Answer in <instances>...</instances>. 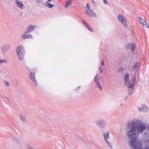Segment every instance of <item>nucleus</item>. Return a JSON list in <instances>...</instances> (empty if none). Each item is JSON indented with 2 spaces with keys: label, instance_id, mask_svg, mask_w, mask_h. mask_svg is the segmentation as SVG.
Masks as SVG:
<instances>
[{
  "label": "nucleus",
  "instance_id": "bb28decb",
  "mask_svg": "<svg viewBox=\"0 0 149 149\" xmlns=\"http://www.w3.org/2000/svg\"><path fill=\"white\" fill-rule=\"evenodd\" d=\"M16 143H17L19 144H22V142L19 140L17 139H16Z\"/></svg>",
  "mask_w": 149,
  "mask_h": 149
},
{
  "label": "nucleus",
  "instance_id": "20e7f679",
  "mask_svg": "<svg viewBox=\"0 0 149 149\" xmlns=\"http://www.w3.org/2000/svg\"><path fill=\"white\" fill-rule=\"evenodd\" d=\"M109 132L107 131L103 133V135L104 137L105 141L107 142L110 148L111 149H112V143L109 140L110 137H109Z\"/></svg>",
  "mask_w": 149,
  "mask_h": 149
},
{
  "label": "nucleus",
  "instance_id": "c756f323",
  "mask_svg": "<svg viewBox=\"0 0 149 149\" xmlns=\"http://www.w3.org/2000/svg\"><path fill=\"white\" fill-rule=\"evenodd\" d=\"M36 2L38 3H42L43 0H36Z\"/></svg>",
  "mask_w": 149,
  "mask_h": 149
},
{
  "label": "nucleus",
  "instance_id": "4be33fe9",
  "mask_svg": "<svg viewBox=\"0 0 149 149\" xmlns=\"http://www.w3.org/2000/svg\"><path fill=\"white\" fill-rule=\"evenodd\" d=\"M95 81V83L99 82V79L98 74H97L94 78Z\"/></svg>",
  "mask_w": 149,
  "mask_h": 149
},
{
  "label": "nucleus",
  "instance_id": "2eb2a0df",
  "mask_svg": "<svg viewBox=\"0 0 149 149\" xmlns=\"http://www.w3.org/2000/svg\"><path fill=\"white\" fill-rule=\"evenodd\" d=\"M34 29V26H30L29 28L26 30V33H30L33 31Z\"/></svg>",
  "mask_w": 149,
  "mask_h": 149
},
{
  "label": "nucleus",
  "instance_id": "b1692460",
  "mask_svg": "<svg viewBox=\"0 0 149 149\" xmlns=\"http://www.w3.org/2000/svg\"><path fill=\"white\" fill-rule=\"evenodd\" d=\"M7 62V61L5 59H0V65L3 63H6Z\"/></svg>",
  "mask_w": 149,
  "mask_h": 149
},
{
  "label": "nucleus",
  "instance_id": "5701e85b",
  "mask_svg": "<svg viewBox=\"0 0 149 149\" xmlns=\"http://www.w3.org/2000/svg\"><path fill=\"white\" fill-rule=\"evenodd\" d=\"M143 26H145V27L146 28H148V24L146 22V21H145L144 23H143L141 24Z\"/></svg>",
  "mask_w": 149,
  "mask_h": 149
},
{
  "label": "nucleus",
  "instance_id": "7c9ffc66",
  "mask_svg": "<svg viewBox=\"0 0 149 149\" xmlns=\"http://www.w3.org/2000/svg\"><path fill=\"white\" fill-rule=\"evenodd\" d=\"M104 2V3L105 4H107L108 3V2L107 0H103Z\"/></svg>",
  "mask_w": 149,
  "mask_h": 149
},
{
  "label": "nucleus",
  "instance_id": "39448f33",
  "mask_svg": "<svg viewBox=\"0 0 149 149\" xmlns=\"http://www.w3.org/2000/svg\"><path fill=\"white\" fill-rule=\"evenodd\" d=\"M117 17L119 21L121 23L124 27L127 26V21L124 16L121 14H119L118 15Z\"/></svg>",
  "mask_w": 149,
  "mask_h": 149
},
{
  "label": "nucleus",
  "instance_id": "ddd939ff",
  "mask_svg": "<svg viewBox=\"0 0 149 149\" xmlns=\"http://www.w3.org/2000/svg\"><path fill=\"white\" fill-rule=\"evenodd\" d=\"M19 118L22 122H25L26 121L25 116L22 114H20L19 115Z\"/></svg>",
  "mask_w": 149,
  "mask_h": 149
},
{
  "label": "nucleus",
  "instance_id": "a878e982",
  "mask_svg": "<svg viewBox=\"0 0 149 149\" xmlns=\"http://www.w3.org/2000/svg\"><path fill=\"white\" fill-rule=\"evenodd\" d=\"M90 9H90V6L88 3H87L86 5V11L87 10H88Z\"/></svg>",
  "mask_w": 149,
  "mask_h": 149
},
{
  "label": "nucleus",
  "instance_id": "6ab92c4d",
  "mask_svg": "<svg viewBox=\"0 0 149 149\" xmlns=\"http://www.w3.org/2000/svg\"><path fill=\"white\" fill-rule=\"evenodd\" d=\"M95 84L97 86V87L98 88H99V89L101 90H102V87H101V85H100V83L99 82H96V83H95Z\"/></svg>",
  "mask_w": 149,
  "mask_h": 149
},
{
  "label": "nucleus",
  "instance_id": "f3484780",
  "mask_svg": "<svg viewBox=\"0 0 149 149\" xmlns=\"http://www.w3.org/2000/svg\"><path fill=\"white\" fill-rule=\"evenodd\" d=\"M46 5L49 8H52L54 6V4H52L50 3L48 1L46 2Z\"/></svg>",
  "mask_w": 149,
  "mask_h": 149
},
{
  "label": "nucleus",
  "instance_id": "0eeeda50",
  "mask_svg": "<svg viewBox=\"0 0 149 149\" xmlns=\"http://www.w3.org/2000/svg\"><path fill=\"white\" fill-rule=\"evenodd\" d=\"M35 73L30 72L29 74V76L33 81L34 84L35 86H37V83L35 77Z\"/></svg>",
  "mask_w": 149,
  "mask_h": 149
},
{
  "label": "nucleus",
  "instance_id": "c9c22d12",
  "mask_svg": "<svg viewBox=\"0 0 149 149\" xmlns=\"http://www.w3.org/2000/svg\"><path fill=\"white\" fill-rule=\"evenodd\" d=\"M100 72H101L102 73L103 72V71L102 70H101Z\"/></svg>",
  "mask_w": 149,
  "mask_h": 149
},
{
  "label": "nucleus",
  "instance_id": "aec40b11",
  "mask_svg": "<svg viewBox=\"0 0 149 149\" xmlns=\"http://www.w3.org/2000/svg\"><path fill=\"white\" fill-rule=\"evenodd\" d=\"M139 109V110L140 111H141V110H142L144 112H147L148 111V109L147 108L146 106H144V108H142V109H141L140 108H138Z\"/></svg>",
  "mask_w": 149,
  "mask_h": 149
},
{
  "label": "nucleus",
  "instance_id": "f03ea898",
  "mask_svg": "<svg viewBox=\"0 0 149 149\" xmlns=\"http://www.w3.org/2000/svg\"><path fill=\"white\" fill-rule=\"evenodd\" d=\"M129 75L126 74L125 77V84L126 87L129 88L128 91L129 92V94H132L133 91L134 87L133 85H134L136 80L135 76L133 77L131 79V81H130L129 80Z\"/></svg>",
  "mask_w": 149,
  "mask_h": 149
},
{
  "label": "nucleus",
  "instance_id": "c85d7f7f",
  "mask_svg": "<svg viewBox=\"0 0 149 149\" xmlns=\"http://www.w3.org/2000/svg\"><path fill=\"white\" fill-rule=\"evenodd\" d=\"M118 70L120 72H123L124 71V69L123 67H120Z\"/></svg>",
  "mask_w": 149,
  "mask_h": 149
},
{
  "label": "nucleus",
  "instance_id": "6e6552de",
  "mask_svg": "<svg viewBox=\"0 0 149 149\" xmlns=\"http://www.w3.org/2000/svg\"><path fill=\"white\" fill-rule=\"evenodd\" d=\"M10 46L8 44H6L2 45L1 47V49L2 53L3 54H5L7 52V50L9 49Z\"/></svg>",
  "mask_w": 149,
  "mask_h": 149
},
{
  "label": "nucleus",
  "instance_id": "7ed1b4c3",
  "mask_svg": "<svg viewBox=\"0 0 149 149\" xmlns=\"http://www.w3.org/2000/svg\"><path fill=\"white\" fill-rule=\"evenodd\" d=\"M16 50L19 60L23 61L24 59V49L23 46L20 45L18 46L16 48Z\"/></svg>",
  "mask_w": 149,
  "mask_h": 149
},
{
  "label": "nucleus",
  "instance_id": "e433bc0d",
  "mask_svg": "<svg viewBox=\"0 0 149 149\" xmlns=\"http://www.w3.org/2000/svg\"><path fill=\"white\" fill-rule=\"evenodd\" d=\"M100 70H101V67H100Z\"/></svg>",
  "mask_w": 149,
  "mask_h": 149
},
{
  "label": "nucleus",
  "instance_id": "72a5a7b5",
  "mask_svg": "<svg viewBox=\"0 0 149 149\" xmlns=\"http://www.w3.org/2000/svg\"><path fill=\"white\" fill-rule=\"evenodd\" d=\"M7 100H8V102H10V100H9V99L7 98Z\"/></svg>",
  "mask_w": 149,
  "mask_h": 149
},
{
  "label": "nucleus",
  "instance_id": "1a4fd4ad",
  "mask_svg": "<svg viewBox=\"0 0 149 149\" xmlns=\"http://www.w3.org/2000/svg\"><path fill=\"white\" fill-rule=\"evenodd\" d=\"M26 31L24 32V34L22 35L21 36V38L22 39H28V38H32V36L30 34H28L29 33H26Z\"/></svg>",
  "mask_w": 149,
  "mask_h": 149
},
{
  "label": "nucleus",
  "instance_id": "393cba45",
  "mask_svg": "<svg viewBox=\"0 0 149 149\" xmlns=\"http://www.w3.org/2000/svg\"><path fill=\"white\" fill-rule=\"evenodd\" d=\"M84 24L86 25V26L87 28H88V29L91 31H92V29L91 28H90L88 26V25L86 23V22H84Z\"/></svg>",
  "mask_w": 149,
  "mask_h": 149
},
{
  "label": "nucleus",
  "instance_id": "412c9836",
  "mask_svg": "<svg viewBox=\"0 0 149 149\" xmlns=\"http://www.w3.org/2000/svg\"><path fill=\"white\" fill-rule=\"evenodd\" d=\"M139 18L140 20V22L141 24L144 23L146 21L145 19L141 17H139Z\"/></svg>",
  "mask_w": 149,
  "mask_h": 149
},
{
  "label": "nucleus",
  "instance_id": "2f4dec72",
  "mask_svg": "<svg viewBox=\"0 0 149 149\" xmlns=\"http://www.w3.org/2000/svg\"><path fill=\"white\" fill-rule=\"evenodd\" d=\"M92 2L94 5L96 6L97 5V3L96 2H95L94 1H92Z\"/></svg>",
  "mask_w": 149,
  "mask_h": 149
},
{
  "label": "nucleus",
  "instance_id": "f704fd0d",
  "mask_svg": "<svg viewBox=\"0 0 149 149\" xmlns=\"http://www.w3.org/2000/svg\"><path fill=\"white\" fill-rule=\"evenodd\" d=\"M48 1H52V0H47Z\"/></svg>",
  "mask_w": 149,
  "mask_h": 149
},
{
  "label": "nucleus",
  "instance_id": "473e14b6",
  "mask_svg": "<svg viewBox=\"0 0 149 149\" xmlns=\"http://www.w3.org/2000/svg\"><path fill=\"white\" fill-rule=\"evenodd\" d=\"M102 65H104V61H101Z\"/></svg>",
  "mask_w": 149,
  "mask_h": 149
},
{
  "label": "nucleus",
  "instance_id": "f8f14e48",
  "mask_svg": "<svg viewBox=\"0 0 149 149\" xmlns=\"http://www.w3.org/2000/svg\"><path fill=\"white\" fill-rule=\"evenodd\" d=\"M86 12L87 14L90 17H94L96 16L95 13L93 12L92 9L87 10L86 11Z\"/></svg>",
  "mask_w": 149,
  "mask_h": 149
},
{
  "label": "nucleus",
  "instance_id": "9d476101",
  "mask_svg": "<svg viewBox=\"0 0 149 149\" xmlns=\"http://www.w3.org/2000/svg\"><path fill=\"white\" fill-rule=\"evenodd\" d=\"M135 46L134 44H132L131 43H129L126 44V48L127 49H129L131 48V50L132 51H134L135 50Z\"/></svg>",
  "mask_w": 149,
  "mask_h": 149
},
{
  "label": "nucleus",
  "instance_id": "dca6fc26",
  "mask_svg": "<svg viewBox=\"0 0 149 149\" xmlns=\"http://www.w3.org/2000/svg\"><path fill=\"white\" fill-rule=\"evenodd\" d=\"M72 0H68L66 2L65 5V8H68V6L70 5Z\"/></svg>",
  "mask_w": 149,
  "mask_h": 149
},
{
  "label": "nucleus",
  "instance_id": "423d86ee",
  "mask_svg": "<svg viewBox=\"0 0 149 149\" xmlns=\"http://www.w3.org/2000/svg\"><path fill=\"white\" fill-rule=\"evenodd\" d=\"M96 124L101 128H105L106 127V123L104 120L100 119L98 120L96 123Z\"/></svg>",
  "mask_w": 149,
  "mask_h": 149
},
{
  "label": "nucleus",
  "instance_id": "f257e3e1",
  "mask_svg": "<svg viewBox=\"0 0 149 149\" xmlns=\"http://www.w3.org/2000/svg\"><path fill=\"white\" fill-rule=\"evenodd\" d=\"M146 129V125L142 120H134L128 125L126 133L129 139H131L129 144L133 149H142V143L137 138ZM144 143L145 147L144 149H149V140H146Z\"/></svg>",
  "mask_w": 149,
  "mask_h": 149
},
{
  "label": "nucleus",
  "instance_id": "4468645a",
  "mask_svg": "<svg viewBox=\"0 0 149 149\" xmlns=\"http://www.w3.org/2000/svg\"><path fill=\"white\" fill-rule=\"evenodd\" d=\"M140 66L138 62L135 63L134 64L133 67L132 68V70H135L138 68Z\"/></svg>",
  "mask_w": 149,
  "mask_h": 149
},
{
  "label": "nucleus",
  "instance_id": "9b49d317",
  "mask_svg": "<svg viewBox=\"0 0 149 149\" xmlns=\"http://www.w3.org/2000/svg\"><path fill=\"white\" fill-rule=\"evenodd\" d=\"M16 6L21 9L23 8L24 5L22 2L19 0H16L15 1Z\"/></svg>",
  "mask_w": 149,
  "mask_h": 149
},
{
  "label": "nucleus",
  "instance_id": "58836bf2",
  "mask_svg": "<svg viewBox=\"0 0 149 149\" xmlns=\"http://www.w3.org/2000/svg\"><path fill=\"white\" fill-rule=\"evenodd\" d=\"M148 28H149V25L148 26Z\"/></svg>",
  "mask_w": 149,
  "mask_h": 149
},
{
  "label": "nucleus",
  "instance_id": "a211bd4d",
  "mask_svg": "<svg viewBox=\"0 0 149 149\" xmlns=\"http://www.w3.org/2000/svg\"><path fill=\"white\" fill-rule=\"evenodd\" d=\"M27 149H37L36 148L33 147L32 146L29 144H27L26 145Z\"/></svg>",
  "mask_w": 149,
  "mask_h": 149
},
{
  "label": "nucleus",
  "instance_id": "cd10ccee",
  "mask_svg": "<svg viewBox=\"0 0 149 149\" xmlns=\"http://www.w3.org/2000/svg\"><path fill=\"white\" fill-rule=\"evenodd\" d=\"M4 84L5 86H8L9 85L8 83L6 81H4Z\"/></svg>",
  "mask_w": 149,
  "mask_h": 149
},
{
  "label": "nucleus",
  "instance_id": "4c0bfd02",
  "mask_svg": "<svg viewBox=\"0 0 149 149\" xmlns=\"http://www.w3.org/2000/svg\"><path fill=\"white\" fill-rule=\"evenodd\" d=\"M148 129L149 130V127H148Z\"/></svg>",
  "mask_w": 149,
  "mask_h": 149
}]
</instances>
